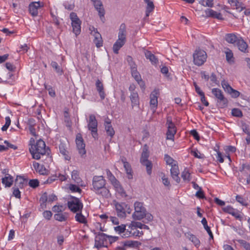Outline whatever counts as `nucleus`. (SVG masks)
I'll return each instance as SVG.
<instances>
[{
	"label": "nucleus",
	"instance_id": "nucleus-51",
	"mask_svg": "<svg viewBox=\"0 0 250 250\" xmlns=\"http://www.w3.org/2000/svg\"><path fill=\"white\" fill-rule=\"evenodd\" d=\"M28 184L30 187L35 188L39 186V182L37 179H32L29 181Z\"/></svg>",
	"mask_w": 250,
	"mask_h": 250
},
{
	"label": "nucleus",
	"instance_id": "nucleus-21",
	"mask_svg": "<svg viewBox=\"0 0 250 250\" xmlns=\"http://www.w3.org/2000/svg\"><path fill=\"white\" fill-rule=\"evenodd\" d=\"M222 209L225 212L231 214L236 219L241 220L242 218L240 214L238 212L237 210L233 208L230 206H228L225 208H223Z\"/></svg>",
	"mask_w": 250,
	"mask_h": 250
},
{
	"label": "nucleus",
	"instance_id": "nucleus-25",
	"mask_svg": "<svg viewBox=\"0 0 250 250\" xmlns=\"http://www.w3.org/2000/svg\"><path fill=\"white\" fill-rule=\"evenodd\" d=\"M33 166L36 171L41 175L47 174L48 171L43 165H41L39 163L34 162Z\"/></svg>",
	"mask_w": 250,
	"mask_h": 250
},
{
	"label": "nucleus",
	"instance_id": "nucleus-36",
	"mask_svg": "<svg viewBox=\"0 0 250 250\" xmlns=\"http://www.w3.org/2000/svg\"><path fill=\"white\" fill-rule=\"evenodd\" d=\"M225 39L228 42L232 44L237 43L239 39L235 34L232 33L226 34Z\"/></svg>",
	"mask_w": 250,
	"mask_h": 250
},
{
	"label": "nucleus",
	"instance_id": "nucleus-59",
	"mask_svg": "<svg viewBox=\"0 0 250 250\" xmlns=\"http://www.w3.org/2000/svg\"><path fill=\"white\" fill-rule=\"evenodd\" d=\"M201 223L203 224L204 229H206L207 232L211 231L210 227L208 226L207 221L205 218H203L202 219Z\"/></svg>",
	"mask_w": 250,
	"mask_h": 250
},
{
	"label": "nucleus",
	"instance_id": "nucleus-1",
	"mask_svg": "<svg viewBox=\"0 0 250 250\" xmlns=\"http://www.w3.org/2000/svg\"><path fill=\"white\" fill-rule=\"evenodd\" d=\"M34 143V139L31 138L29 150L33 159L39 160L41 158V156H43L46 153L48 155L49 154L50 149L48 147H46L45 142L43 141L40 139L37 141L35 144H32Z\"/></svg>",
	"mask_w": 250,
	"mask_h": 250
},
{
	"label": "nucleus",
	"instance_id": "nucleus-17",
	"mask_svg": "<svg viewBox=\"0 0 250 250\" xmlns=\"http://www.w3.org/2000/svg\"><path fill=\"white\" fill-rule=\"evenodd\" d=\"M115 207L117 214L118 217H123L125 216V204L124 203H119L115 200L113 201Z\"/></svg>",
	"mask_w": 250,
	"mask_h": 250
},
{
	"label": "nucleus",
	"instance_id": "nucleus-35",
	"mask_svg": "<svg viewBox=\"0 0 250 250\" xmlns=\"http://www.w3.org/2000/svg\"><path fill=\"white\" fill-rule=\"evenodd\" d=\"M142 165L146 166V172L148 175H150L152 172V164L151 162L148 160H143L140 161Z\"/></svg>",
	"mask_w": 250,
	"mask_h": 250
},
{
	"label": "nucleus",
	"instance_id": "nucleus-43",
	"mask_svg": "<svg viewBox=\"0 0 250 250\" xmlns=\"http://www.w3.org/2000/svg\"><path fill=\"white\" fill-rule=\"evenodd\" d=\"M79 186L77 185L71 184L69 186V189L72 192H78L79 193H81L82 192V189H81L79 187Z\"/></svg>",
	"mask_w": 250,
	"mask_h": 250
},
{
	"label": "nucleus",
	"instance_id": "nucleus-15",
	"mask_svg": "<svg viewBox=\"0 0 250 250\" xmlns=\"http://www.w3.org/2000/svg\"><path fill=\"white\" fill-rule=\"evenodd\" d=\"M43 6L42 2L40 1L32 2L29 5V11L31 15L35 17L38 15V9Z\"/></svg>",
	"mask_w": 250,
	"mask_h": 250
},
{
	"label": "nucleus",
	"instance_id": "nucleus-54",
	"mask_svg": "<svg viewBox=\"0 0 250 250\" xmlns=\"http://www.w3.org/2000/svg\"><path fill=\"white\" fill-rule=\"evenodd\" d=\"M13 194L17 198L20 199L21 198V192L19 190V188L13 187Z\"/></svg>",
	"mask_w": 250,
	"mask_h": 250
},
{
	"label": "nucleus",
	"instance_id": "nucleus-16",
	"mask_svg": "<svg viewBox=\"0 0 250 250\" xmlns=\"http://www.w3.org/2000/svg\"><path fill=\"white\" fill-rule=\"evenodd\" d=\"M93 2L94 6L96 10L98 12V15L101 20L104 18L105 11L103 4L101 0H91Z\"/></svg>",
	"mask_w": 250,
	"mask_h": 250
},
{
	"label": "nucleus",
	"instance_id": "nucleus-64",
	"mask_svg": "<svg viewBox=\"0 0 250 250\" xmlns=\"http://www.w3.org/2000/svg\"><path fill=\"white\" fill-rule=\"evenodd\" d=\"M57 200V196L54 194H50L48 196V202L51 203Z\"/></svg>",
	"mask_w": 250,
	"mask_h": 250
},
{
	"label": "nucleus",
	"instance_id": "nucleus-6",
	"mask_svg": "<svg viewBox=\"0 0 250 250\" xmlns=\"http://www.w3.org/2000/svg\"><path fill=\"white\" fill-rule=\"evenodd\" d=\"M105 171L107 175V178L114 187L116 191L120 194V195L123 196L125 194V192L119 181L117 180L109 169H106Z\"/></svg>",
	"mask_w": 250,
	"mask_h": 250
},
{
	"label": "nucleus",
	"instance_id": "nucleus-4",
	"mask_svg": "<svg viewBox=\"0 0 250 250\" xmlns=\"http://www.w3.org/2000/svg\"><path fill=\"white\" fill-rule=\"evenodd\" d=\"M83 204L79 198L70 195L67 202V207L73 213L82 211L83 208Z\"/></svg>",
	"mask_w": 250,
	"mask_h": 250
},
{
	"label": "nucleus",
	"instance_id": "nucleus-45",
	"mask_svg": "<svg viewBox=\"0 0 250 250\" xmlns=\"http://www.w3.org/2000/svg\"><path fill=\"white\" fill-rule=\"evenodd\" d=\"M126 173L127 175V177L128 179H132L133 178V172L130 166L127 162H126Z\"/></svg>",
	"mask_w": 250,
	"mask_h": 250
},
{
	"label": "nucleus",
	"instance_id": "nucleus-33",
	"mask_svg": "<svg viewBox=\"0 0 250 250\" xmlns=\"http://www.w3.org/2000/svg\"><path fill=\"white\" fill-rule=\"evenodd\" d=\"M13 183V177L11 175L5 176L2 178V183L5 187H10Z\"/></svg>",
	"mask_w": 250,
	"mask_h": 250
},
{
	"label": "nucleus",
	"instance_id": "nucleus-63",
	"mask_svg": "<svg viewBox=\"0 0 250 250\" xmlns=\"http://www.w3.org/2000/svg\"><path fill=\"white\" fill-rule=\"evenodd\" d=\"M147 4V6L146 9L149 10L151 11H152L154 9V5L153 4V2L152 1H149L147 2L146 3Z\"/></svg>",
	"mask_w": 250,
	"mask_h": 250
},
{
	"label": "nucleus",
	"instance_id": "nucleus-8",
	"mask_svg": "<svg viewBox=\"0 0 250 250\" xmlns=\"http://www.w3.org/2000/svg\"><path fill=\"white\" fill-rule=\"evenodd\" d=\"M193 57L194 63L197 66H201L206 61L207 54L203 50L196 49L193 54Z\"/></svg>",
	"mask_w": 250,
	"mask_h": 250
},
{
	"label": "nucleus",
	"instance_id": "nucleus-37",
	"mask_svg": "<svg viewBox=\"0 0 250 250\" xmlns=\"http://www.w3.org/2000/svg\"><path fill=\"white\" fill-rule=\"evenodd\" d=\"M228 104V99L223 95L217 99V105L219 108H223L227 106Z\"/></svg>",
	"mask_w": 250,
	"mask_h": 250
},
{
	"label": "nucleus",
	"instance_id": "nucleus-41",
	"mask_svg": "<svg viewBox=\"0 0 250 250\" xmlns=\"http://www.w3.org/2000/svg\"><path fill=\"white\" fill-rule=\"evenodd\" d=\"M40 201L41 202V206L42 208H46V203L48 202V195L47 192L43 193L41 196Z\"/></svg>",
	"mask_w": 250,
	"mask_h": 250
},
{
	"label": "nucleus",
	"instance_id": "nucleus-50",
	"mask_svg": "<svg viewBox=\"0 0 250 250\" xmlns=\"http://www.w3.org/2000/svg\"><path fill=\"white\" fill-rule=\"evenodd\" d=\"M199 3L204 6L212 7L213 5L212 0H200Z\"/></svg>",
	"mask_w": 250,
	"mask_h": 250
},
{
	"label": "nucleus",
	"instance_id": "nucleus-26",
	"mask_svg": "<svg viewBox=\"0 0 250 250\" xmlns=\"http://www.w3.org/2000/svg\"><path fill=\"white\" fill-rule=\"evenodd\" d=\"M238 0H228V2L230 4L233 9H236L240 12L245 9V7L243 6V4L242 2H239Z\"/></svg>",
	"mask_w": 250,
	"mask_h": 250
},
{
	"label": "nucleus",
	"instance_id": "nucleus-53",
	"mask_svg": "<svg viewBox=\"0 0 250 250\" xmlns=\"http://www.w3.org/2000/svg\"><path fill=\"white\" fill-rule=\"evenodd\" d=\"M52 213L50 210H45L42 213L43 217L47 220H50L52 216Z\"/></svg>",
	"mask_w": 250,
	"mask_h": 250
},
{
	"label": "nucleus",
	"instance_id": "nucleus-39",
	"mask_svg": "<svg viewBox=\"0 0 250 250\" xmlns=\"http://www.w3.org/2000/svg\"><path fill=\"white\" fill-rule=\"evenodd\" d=\"M18 177L19 179H17L16 181V185L17 184L20 188H22L24 187V186L27 185V180L26 179L23 178L21 176H19Z\"/></svg>",
	"mask_w": 250,
	"mask_h": 250
},
{
	"label": "nucleus",
	"instance_id": "nucleus-46",
	"mask_svg": "<svg viewBox=\"0 0 250 250\" xmlns=\"http://www.w3.org/2000/svg\"><path fill=\"white\" fill-rule=\"evenodd\" d=\"M181 177L184 181L187 180L189 182L191 180L190 174L186 169L182 172Z\"/></svg>",
	"mask_w": 250,
	"mask_h": 250
},
{
	"label": "nucleus",
	"instance_id": "nucleus-55",
	"mask_svg": "<svg viewBox=\"0 0 250 250\" xmlns=\"http://www.w3.org/2000/svg\"><path fill=\"white\" fill-rule=\"evenodd\" d=\"M164 159L166 162L167 164L171 165L172 166L173 162L174 161V159L171 158L168 154H165L164 156Z\"/></svg>",
	"mask_w": 250,
	"mask_h": 250
},
{
	"label": "nucleus",
	"instance_id": "nucleus-12",
	"mask_svg": "<svg viewBox=\"0 0 250 250\" xmlns=\"http://www.w3.org/2000/svg\"><path fill=\"white\" fill-rule=\"evenodd\" d=\"M221 84L225 91L229 94L232 98H236L239 96L240 92L232 88L227 82L223 80L221 82Z\"/></svg>",
	"mask_w": 250,
	"mask_h": 250
},
{
	"label": "nucleus",
	"instance_id": "nucleus-5",
	"mask_svg": "<svg viewBox=\"0 0 250 250\" xmlns=\"http://www.w3.org/2000/svg\"><path fill=\"white\" fill-rule=\"evenodd\" d=\"M125 24L123 23L119 30L118 39L113 46V50L115 54H118L119 49L124 45L125 42Z\"/></svg>",
	"mask_w": 250,
	"mask_h": 250
},
{
	"label": "nucleus",
	"instance_id": "nucleus-47",
	"mask_svg": "<svg viewBox=\"0 0 250 250\" xmlns=\"http://www.w3.org/2000/svg\"><path fill=\"white\" fill-rule=\"evenodd\" d=\"M231 114L233 116L236 117H242L243 116L242 111L240 109L236 108L232 109Z\"/></svg>",
	"mask_w": 250,
	"mask_h": 250
},
{
	"label": "nucleus",
	"instance_id": "nucleus-34",
	"mask_svg": "<svg viewBox=\"0 0 250 250\" xmlns=\"http://www.w3.org/2000/svg\"><path fill=\"white\" fill-rule=\"evenodd\" d=\"M50 65L59 76H62L63 74V69L56 62L52 61Z\"/></svg>",
	"mask_w": 250,
	"mask_h": 250
},
{
	"label": "nucleus",
	"instance_id": "nucleus-10",
	"mask_svg": "<svg viewBox=\"0 0 250 250\" xmlns=\"http://www.w3.org/2000/svg\"><path fill=\"white\" fill-rule=\"evenodd\" d=\"M87 126L93 138L97 139L98 136L97 132L98 122L94 115L91 114L89 115Z\"/></svg>",
	"mask_w": 250,
	"mask_h": 250
},
{
	"label": "nucleus",
	"instance_id": "nucleus-23",
	"mask_svg": "<svg viewBox=\"0 0 250 250\" xmlns=\"http://www.w3.org/2000/svg\"><path fill=\"white\" fill-rule=\"evenodd\" d=\"M140 231L137 230L135 227H133L131 224L126 229V237L138 236H139Z\"/></svg>",
	"mask_w": 250,
	"mask_h": 250
},
{
	"label": "nucleus",
	"instance_id": "nucleus-18",
	"mask_svg": "<svg viewBox=\"0 0 250 250\" xmlns=\"http://www.w3.org/2000/svg\"><path fill=\"white\" fill-rule=\"evenodd\" d=\"M60 153L64 157L65 160H70L71 159L67 150V145L64 142L60 141V144L59 145Z\"/></svg>",
	"mask_w": 250,
	"mask_h": 250
},
{
	"label": "nucleus",
	"instance_id": "nucleus-56",
	"mask_svg": "<svg viewBox=\"0 0 250 250\" xmlns=\"http://www.w3.org/2000/svg\"><path fill=\"white\" fill-rule=\"evenodd\" d=\"M114 230L119 233H123L125 231V224H122L121 226H118L114 227Z\"/></svg>",
	"mask_w": 250,
	"mask_h": 250
},
{
	"label": "nucleus",
	"instance_id": "nucleus-44",
	"mask_svg": "<svg viewBox=\"0 0 250 250\" xmlns=\"http://www.w3.org/2000/svg\"><path fill=\"white\" fill-rule=\"evenodd\" d=\"M211 92L217 99L224 95L222 91L219 88H213L212 89Z\"/></svg>",
	"mask_w": 250,
	"mask_h": 250
},
{
	"label": "nucleus",
	"instance_id": "nucleus-57",
	"mask_svg": "<svg viewBox=\"0 0 250 250\" xmlns=\"http://www.w3.org/2000/svg\"><path fill=\"white\" fill-rule=\"evenodd\" d=\"M195 196L199 199H204L205 198L204 192L202 188H199V189L196 192Z\"/></svg>",
	"mask_w": 250,
	"mask_h": 250
},
{
	"label": "nucleus",
	"instance_id": "nucleus-62",
	"mask_svg": "<svg viewBox=\"0 0 250 250\" xmlns=\"http://www.w3.org/2000/svg\"><path fill=\"white\" fill-rule=\"evenodd\" d=\"M236 200L238 202L240 203L243 206L247 205V204L245 203L244 199H243V198L240 195H236Z\"/></svg>",
	"mask_w": 250,
	"mask_h": 250
},
{
	"label": "nucleus",
	"instance_id": "nucleus-48",
	"mask_svg": "<svg viewBox=\"0 0 250 250\" xmlns=\"http://www.w3.org/2000/svg\"><path fill=\"white\" fill-rule=\"evenodd\" d=\"M237 241L245 250H250V243L242 239L237 240Z\"/></svg>",
	"mask_w": 250,
	"mask_h": 250
},
{
	"label": "nucleus",
	"instance_id": "nucleus-7",
	"mask_svg": "<svg viewBox=\"0 0 250 250\" xmlns=\"http://www.w3.org/2000/svg\"><path fill=\"white\" fill-rule=\"evenodd\" d=\"M129 69L133 78L136 81L141 80V76L137 70V65L135 63L134 59L130 56H127L126 58Z\"/></svg>",
	"mask_w": 250,
	"mask_h": 250
},
{
	"label": "nucleus",
	"instance_id": "nucleus-11",
	"mask_svg": "<svg viewBox=\"0 0 250 250\" xmlns=\"http://www.w3.org/2000/svg\"><path fill=\"white\" fill-rule=\"evenodd\" d=\"M70 18L71 20V25L73 28V32L76 36L79 35L81 31V21L79 19L75 13L72 12L70 15Z\"/></svg>",
	"mask_w": 250,
	"mask_h": 250
},
{
	"label": "nucleus",
	"instance_id": "nucleus-58",
	"mask_svg": "<svg viewBox=\"0 0 250 250\" xmlns=\"http://www.w3.org/2000/svg\"><path fill=\"white\" fill-rule=\"evenodd\" d=\"M52 211L54 212H57V213L62 212L63 210V206H54L52 207Z\"/></svg>",
	"mask_w": 250,
	"mask_h": 250
},
{
	"label": "nucleus",
	"instance_id": "nucleus-19",
	"mask_svg": "<svg viewBox=\"0 0 250 250\" xmlns=\"http://www.w3.org/2000/svg\"><path fill=\"white\" fill-rule=\"evenodd\" d=\"M170 174L172 178L177 183L180 182V178L179 177V170L177 165L174 164L172 165L170 169Z\"/></svg>",
	"mask_w": 250,
	"mask_h": 250
},
{
	"label": "nucleus",
	"instance_id": "nucleus-60",
	"mask_svg": "<svg viewBox=\"0 0 250 250\" xmlns=\"http://www.w3.org/2000/svg\"><path fill=\"white\" fill-rule=\"evenodd\" d=\"M190 135H192L194 138L196 140H199L200 136L198 132L195 129H193L190 131Z\"/></svg>",
	"mask_w": 250,
	"mask_h": 250
},
{
	"label": "nucleus",
	"instance_id": "nucleus-22",
	"mask_svg": "<svg viewBox=\"0 0 250 250\" xmlns=\"http://www.w3.org/2000/svg\"><path fill=\"white\" fill-rule=\"evenodd\" d=\"M71 179L78 186H84L83 182L79 176V172L76 170H74L71 172Z\"/></svg>",
	"mask_w": 250,
	"mask_h": 250
},
{
	"label": "nucleus",
	"instance_id": "nucleus-42",
	"mask_svg": "<svg viewBox=\"0 0 250 250\" xmlns=\"http://www.w3.org/2000/svg\"><path fill=\"white\" fill-rule=\"evenodd\" d=\"M189 235V240L194 244V246L196 248H198L200 245V241L199 239L194 235L192 234H190Z\"/></svg>",
	"mask_w": 250,
	"mask_h": 250
},
{
	"label": "nucleus",
	"instance_id": "nucleus-52",
	"mask_svg": "<svg viewBox=\"0 0 250 250\" xmlns=\"http://www.w3.org/2000/svg\"><path fill=\"white\" fill-rule=\"evenodd\" d=\"M241 127L243 130V131L247 134V135H249L250 134V131L249 128V125L247 124H246L244 122L241 123Z\"/></svg>",
	"mask_w": 250,
	"mask_h": 250
},
{
	"label": "nucleus",
	"instance_id": "nucleus-20",
	"mask_svg": "<svg viewBox=\"0 0 250 250\" xmlns=\"http://www.w3.org/2000/svg\"><path fill=\"white\" fill-rule=\"evenodd\" d=\"M104 126L107 135L112 138L115 134V131L111 125L110 120L108 118L104 121Z\"/></svg>",
	"mask_w": 250,
	"mask_h": 250
},
{
	"label": "nucleus",
	"instance_id": "nucleus-3",
	"mask_svg": "<svg viewBox=\"0 0 250 250\" xmlns=\"http://www.w3.org/2000/svg\"><path fill=\"white\" fill-rule=\"evenodd\" d=\"M134 206L135 209V212L133 214L134 219L140 220L145 218L143 221L144 223H148L153 220V216L151 213L146 212V209L143 206V203L136 202Z\"/></svg>",
	"mask_w": 250,
	"mask_h": 250
},
{
	"label": "nucleus",
	"instance_id": "nucleus-13",
	"mask_svg": "<svg viewBox=\"0 0 250 250\" xmlns=\"http://www.w3.org/2000/svg\"><path fill=\"white\" fill-rule=\"evenodd\" d=\"M167 138L168 140H172L174 138L175 134L176 132V127L172 122L171 118H167Z\"/></svg>",
	"mask_w": 250,
	"mask_h": 250
},
{
	"label": "nucleus",
	"instance_id": "nucleus-29",
	"mask_svg": "<svg viewBox=\"0 0 250 250\" xmlns=\"http://www.w3.org/2000/svg\"><path fill=\"white\" fill-rule=\"evenodd\" d=\"M145 57L147 59L149 60L153 64H156L158 62V58L152 54L150 51L146 50L145 52Z\"/></svg>",
	"mask_w": 250,
	"mask_h": 250
},
{
	"label": "nucleus",
	"instance_id": "nucleus-61",
	"mask_svg": "<svg viewBox=\"0 0 250 250\" xmlns=\"http://www.w3.org/2000/svg\"><path fill=\"white\" fill-rule=\"evenodd\" d=\"M57 179V175H52L50 177H49L47 180L44 183L45 184H51L53 183L54 181L56 180Z\"/></svg>",
	"mask_w": 250,
	"mask_h": 250
},
{
	"label": "nucleus",
	"instance_id": "nucleus-24",
	"mask_svg": "<svg viewBox=\"0 0 250 250\" xmlns=\"http://www.w3.org/2000/svg\"><path fill=\"white\" fill-rule=\"evenodd\" d=\"M96 87L97 91L99 93L100 97L102 100H104L105 97V94L104 91V86L102 82L98 79L96 82Z\"/></svg>",
	"mask_w": 250,
	"mask_h": 250
},
{
	"label": "nucleus",
	"instance_id": "nucleus-30",
	"mask_svg": "<svg viewBox=\"0 0 250 250\" xmlns=\"http://www.w3.org/2000/svg\"><path fill=\"white\" fill-rule=\"evenodd\" d=\"M76 213L75 219L77 222L84 225L87 223L86 218L82 214V211L77 212Z\"/></svg>",
	"mask_w": 250,
	"mask_h": 250
},
{
	"label": "nucleus",
	"instance_id": "nucleus-49",
	"mask_svg": "<svg viewBox=\"0 0 250 250\" xmlns=\"http://www.w3.org/2000/svg\"><path fill=\"white\" fill-rule=\"evenodd\" d=\"M149 152L148 149L144 147L143 152L142 153L140 161H142L143 160H148V158L149 157Z\"/></svg>",
	"mask_w": 250,
	"mask_h": 250
},
{
	"label": "nucleus",
	"instance_id": "nucleus-28",
	"mask_svg": "<svg viewBox=\"0 0 250 250\" xmlns=\"http://www.w3.org/2000/svg\"><path fill=\"white\" fill-rule=\"evenodd\" d=\"M205 12L207 16L216 18L218 20H223L222 15L220 13L217 12L212 9H207L205 11Z\"/></svg>",
	"mask_w": 250,
	"mask_h": 250
},
{
	"label": "nucleus",
	"instance_id": "nucleus-32",
	"mask_svg": "<svg viewBox=\"0 0 250 250\" xmlns=\"http://www.w3.org/2000/svg\"><path fill=\"white\" fill-rule=\"evenodd\" d=\"M68 213L66 212H61L54 214V219L60 222L66 221L68 218Z\"/></svg>",
	"mask_w": 250,
	"mask_h": 250
},
{
	"label": "nucleus",
	"instance_id": "nucleus-31",
	"mask_svg": "<svg viewBox=\"0 0 250 250\" xmlns=\"http://www.w3.org/2000/svg\"><path fill=\"white\" fill-rule=\"evenodd\" d=\"M94 36V39L93 40L94 43L95 44L97 47H100L103 46V41L101 34L98 32L96 29Z\"/></svg>",
	"mask_w": 250,
	"mask_h": 250
},
{
	"label": "nucleus",
	"instance_id": "nucleus-9",
	"mask_svg": "<svg viewBox=\"0 0 250 250\" xmlns=\"http://www.w3.org/2000/svg\"><path fill=\"white\" fill-rule=\"evenodd\" d=\"M96 234L95 238L94 248L100 249L107 247L108 235L102 233H95Z\"/></svg>",
	"mask_w": 250,
	"mask_h": 250
},
{
	"label": "nucleus",
	"instance_id": "nucleus-14",
	"mask_svg": "<svg viewBox=\"0 0 250 250\" xmlns=\"http://www.w3.org/2000/svg\"><path fill=\"white\" fill-rule=\"evenodd\" d=\"M76 143L79 154L83 156L85 154V144L81 134L79 133L76 136Z\"/></svg>",
	"mask_w": 250,
	"mask_h": 250
},
{
	"label": "nucleus",
	"instance_id": "nucleus-40",
	"mask_svg": "<svg viewBox=\"0 0 250 250\" xmlns=\"http://www.w3.org/2000/svg\"><path fill=\"white\" fill-rule=\"evenodd\" d=\"M141 244V242L137 241L126 240V247L138 248Z\"/></svg>",
	"mask_w": 250,
	"mask_h": 250
},
{
	"label": "nucleus",
	"instance_id": "nucleus-2",
	"mask_svg": "<svg viewBox=\"0 0 250 250\" xmlns=\"http://www.w3.org/2000/svg\"><path fill=\"white\" fill-rule=\"evenodd\" d=\"M106 181L102 176H94L92 179V188L91 190L97 194L105 198L110 196L109 190L105 186Z\"/></svg>",
	"mask_w": 250,
	"mask_h": 250
},
{
	"label": "nucleus",
	"instance_id": "nucleus-38",
	"mask_svg": "<svg viewBox=\"0 0 250 250\" xmlns=\"http://www.w3.org/2000/svg\"><path fill=\"white\" fill-rule=\"evenodd\" d=\"M130 98L133 106L139 104V96L137 92H131L130 96Z\"/></svg>",
	"mask_w": 250,
	"mask_h": 250
},
{
	"label": "nucleus",
	"instance_id": "nucleus-27",
	"mask_svg": "<svg viewBox=\"0 0 250 250\" xmlns=\"http://www.w3.org/2000/svg\"><path fill=\"white\" fill-rule=\"evenodd\" d=\"M237 46L239 50L244 53H248V45L246 42L241 38L239 39L236 43Z\"/></svg>",
	"mask_w": 250,
	"mask_h": 250
}]
</instances>
